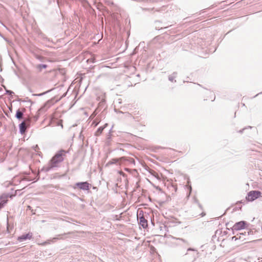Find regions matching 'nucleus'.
Wrapping results in <instances>:
<instances>
[{
	"label": "nucleus",
	"mask_w": 262,
	"mask_h": 262,
	"mask_svg": "<svg viewBox=\"0 0 262 262\" xmlns=\"http://www.w3.org/2000/svg\"><path fill=\"white\" fill-rule=\"evenodd\" d=\"M244 129H245V128H243L242 130H240L239 131V133H242V132H243V130H244Z\"/></svg>",
	"instance_id": "23"
},
{
	"label": "nucleus",
	"mask_w": 262,
	"mask_h": 262,
	"mask_svg": "<svg viewBox=\"0 0 262 262\" xmlns=\"http://www.w3.org/2000/svg\"><path fill=\"white\" fill-rule=\"evenodd\" d=\"M119 161V159H113L110 162V163L111 164H115V163H116L117 162H118Z\"/></svg>",
	"instance_id": "14"
},
{
	"label": "nucleus",
	"mask_w": 262,
	"mask_h": 262,
	"mask_svg": "<svg viewBox=\"0 0 262 262\" xmlns=\"http://www.w3.org/2000/svg\"><path fill=\"white\" fill-rule=\"evenodd\" d=\"M98 123L97 122H96L95 121H94L93 122V124H94L95 126H97L98 125Z\"/></svg>",
	"instance_id": "20"
},
{
	"label": "nucleus",
	"mask_w": 262,
	"mask_h": 262,
	"mask_svg": "<svg viewBox=\"0 0 262 262\" xmlns=\"http://www.w3.org/2000/svg\"><path fill=\"white\" fill-rule=\"evenodd\" d=\"M64 152L65 151L63 150H61L57 152L50 160L46 167V170L49 171L52 168L59 166L60 163H61L64 159L63 156L64 155Z\"/></svg>",
	"instance_id": "1"
},
{
	"label": "nucleus",
	"mask_w": 262,
	"mask_h": 262,
	"mask_svg": "<svg viewBox=\"0 0 262 262\" xmlns=\"http://www.w3.org/2000/svg\"><path fill=\"white\" fill-rule=\"evenodd\" d=\"M176 75H177V73L174 72L172 74V75L169 76V77H168L169 80H170L171 82H173L174 79L176 77Z\"/></svg>",
	"instance_id": "12"
},
{
	"label": "nucleus",
	"mask_w": 262,
	"mask_h": 262,
	"mask_svg": "<svg viewBox=\"0 0 262 262\" xmlns=\"http://www.w3.org/2000/svg\"><path fill=\"white\" fill-rule=\"evenodd\" d=\"M6 93L10 95H12L14 94V92L10 90H6Z\"/></svg>",
	"instance_id": "17"
},
{
	"label": "nucleus",
	"mask_w": 262,
	"mask_h": 262,
	"mask_svg": "<svg viewBox=\"0 0 262 262\" xmlns=\"http://www.w3.org/2000/svg\"><path fill=\"white\" fill-rule=\"evenodd\" d=\"M261 195V192L259 191H251L248 193L246 199L249 201H253Z\"/></svg>",
	"instance_id": "2"
},
{
	"label": "nucleus",
	"mask_w": 262,
	"mask_h": 262,
	"mask_svg": "<svg viewBox=\"0 0 262 262\" xmlns=\"http://www.w3.org/2000/svg\"><path fill=\"white\" fill-rule=\"evenodd\" d=\"M48 244H49V241H46L45 242H43L41 244H39V245H42V246H44V245H46Z\"/></svg>",
	"instance_id": "19"
},
{
	"label": "nucleus",
	"mask_w": 262,
	"mask_h": 262,
	"mask_svg": "<svg viewBox=\"0 0 262 262\" xmlns=\"http://www.w3.org/2000/svg\"><path fill=\"white\" fill-rule=\"evenodd\" d=\"M33 237V233L32 232H28L27 234H24L17 237V241L21 242L27 239H31Z\"/></svg>",
	"instance_id": "5"
},
{
	"label": "nucleus",
	"mask_w": 262,
	"mask_h": 262,
	"mask_svg": "<svg viewBox=\"0 0 262 262\" xmlns=\"http://www.w3.org/2000/svg\"><path fill=\"white\" fill-rule=\"evenodd\" d=\"M58 125H61V127L63 128V125H62V120H60L58 121L57 123Z\"/></svg>",
	"instance_id": "18"
},
{
	"label": "nucleus",
	"mask_w": 262,
	"mask_h": 262,
	"mask_svg": "<svg viewBox=\"0 0 262 262\" xmlns=\"http://www.w3.org/2000/svg\"><path fill=\"white\" fill-rule=\"evenodd\" d=\"M76 185L80 189L84 190H89L90 186V184L87 182L77 183Z\"/></svg>",
	"instance_id": "6"
},
{
	"label": "nucleus",
	"mask_w": 262,
	"mask_h": 262,
	"mask_svg": "<svg viewBox=\"0 0 262 262\" xmlns=\"http://www.w3.org/2000/svg\"><path fill=\"white\" fill-rule=\"evenodd\" d=\"M98 112H97V109H96L94 112L92 114V115H91V117L93 118V117H94L97 114Z\"/></svg>",
	"instance_id": "15"
},
{
	"label": "nucleus",
	"mask_w": 262,
	"mask_h": 262,
	"mask_svg": "<svg viewBox=\"0 0 262 262\" xmlns=\"http://www.w3.org/2000/svg\"><path fill=\"white\" fill-rule=\"evenodd\" d=\"M240 235H244V233H240Z\"/></svg>",
	"instance_id": "24"
},
{
	"label": "nucleus",
	"mask_w": 262,
	"mask_h": 262,
	"mask_svg": "<svg viewBox=\"0 0 262 262\" xmlns=\"http://www.w3.org/2000/svg\"><path fill=\"white\" fill-rule=\"evenodd\" d=\"M172 238L176 240L178 242L177 243H175V244L176 245H180V242H182V243H185V244H186L187 245H188V241L185 240V239H183V238H177V237H173V236L172 237Z\"/></svg>",
	"instance_id": "9"
},
{
	"label": "nucleus",
	"mask_w": 262,
	"mask_h": 262,
	"mask_svg": "<svg viewBox=\"0 0 262 262\" xmlns=\"http://www.w3.org/2000/svg\"><path fill=\"white\" fill-rule=\"evenodd\" d=\"M137 218L140 225L143 228H146L148 226L147 221L144 217L142 211H141L139 213H138Z\"/></svg>",
	"instance_id": "3"
},
{
	"label": "nucleus",
	"mask_w": 262,
	"mask_h": 262,
	"mask_svg": "<svg viewBox=\"0 0 262 262\" xmlns=\"http://www.w3.org/2000/svg\"><path fill=\"white\" fill-rule=\"evenodd\" d=\"M38 67H39V68L40 69H45V68H47V65L42 64H40V65H39V66H38Z\"/></svg>",
	"instance_id": "16"
},
{
	"label": "nucleus",
	"mask_w": 262,
	"mask_h": 262,
	"mask_svg": "<svg viewBox=\"0 0 262 262\" xmlns=\"http://www.w3.org/2000/svg\"><path fill=\"white\" fill-rule=\"evenodd\" d=\"M249 224L245 221H240L236 223L233 226V230H239L245 229L248 227Z\"/></svg>",
	"instance_id": "4"
},
{
	"label": "nucleus",
	"mask_w": 262,
	"mask_h": 262,
	"mask_svg": "<svg viewBox=\"0 0 262 262\" xmlns=\"http://www.w3.org/2000/svg\"><path fill=\"white\" fill-rule=\"evenodd\" d=\"M187 251H194V249H192V248H189L187 249Z\"/></svg>",
	"instance_id": "21"
},
{
	"label": "nucleus",
	"mask_w": 262,
	"mask_h": 262,
	"mask_svg": "<svg viewBox=\"0 0 262 262\" xmlns=\"http://www.w3.org/2000/svg\"><path fill=\"white\" fill-rule=\"evenodd\" d=\"M150 173L153 176H154L155 177H156V178H157L158 179H160V177L158 175V174L154 170H150Z\"/></svg>",
	"instance_id": "13"
},
{
	"label": "nucleus",
	"mask_w": 262,
	"mask_h": 262,
	"mask_svg": "<svg viewBox=\"0 0 262 262\" xmlns=\"http://www.w3.org/2000/svg\"><path fill=\"white\" fill-rule=\"evenodd\" d=\"M15 117L18 119H22L23 117V113L19 110H18L16 112Z\"/></svg>",
	"instance_id": "11"
},
{
	"label": "nucleus",
	"mask_w": 262,
	"mask_h": 262,
	"mask_svg": "<svg viewBox=\"0 0 262 262\" xmlns=\"http://www.w3.org/2000/svg\"><path fill=\"white\" fill-rule=\"evenodd\" d=\"M105 128V126H100L99 127L98 129L97 130V131L95 132V136H100L101 133H102L104 128Z\"/></svg>",
	"instance_id": "10"
},
{
	"label": "nucleus",
	"mask_w": 262,
	"mask_h": 262,
	"mask_svg": "<svg viewBox=\"0 0 262 262\" xmlns=\"http://www.w3.org/2000/svg\"><path fill=\"white\" fill-rule=\"evenodd\" d=\"M235 238V240H236V239H237L238 238L237 237H236V236H233V237H232V239H233V238Z\"/></svg>",
	"instance_id": "22"
},
{
	"label": "nucleus",
	"mask_w": 262,
	"mask_h": 262,
	"mask_svg": "<svg viewBox=\"0 0 262 262\" xmlns=\"http://www.w3.org/2000/svg\"><path fill=\"white\" fill-rule=\"evenodd\" d=\"M8 198V195H3L1 196L0 198V209L7 203Z\"/></svg>",
	"instance_id": "8"
},
{
	"label": "nucleus",
	"mask_w": 262,
	"mask_h": 262,
	"mask_svg": "<svg viewBox=\"0 0 262 262\" xmlns=\"http://www.w3.org/2000/svg\"><path fill=\"white\" fill-rule=\"evenodd\" d=\"M27 128V124L26 121H23L19 125V132L21 134H25L26 129Z\"/></svg>",
	"instance_id": "7"
}]
</instances>
